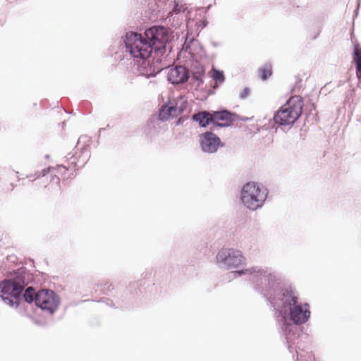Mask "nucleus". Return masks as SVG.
Segmentation results:
<instances>
[{"label": "nucleus", "instance_id": "nucleus-1", "mask_svg": "<svg viewBox=\"0 0 361 361\" xmlns=\"http://www.w3.org/2000/svg\"><path fill=\"white\" fill-rule=\"evenodd\" d=\"M244 275L250 276L254 289L274 307L277 325L289 352L295 344L300 349L299 342L307 338L301 326L310 319V304L299 302L296 289L286 283L279 273L267 268L252 267L235 270L228 273L226 279Z\"/></svg>", "mask_w": 361, "mask_h": 361}, {"label": "nucleus", "instance_id": "nucleus-2", "mask_svg": "<svg viewBox=\"0 0 361 361\" xmlns=\"http://www.w3.org/2000/svg\"><path fill=\"white\" fill-rule=\"evenodd\" d=\"M173 32L162 25H153L145 30L144 35L127 32L123 39L126 56L134 61V71L147 78H154L167 66L165 61Z\"/></svg>", "mask_w": 361, "mask_h": 361}, {"label": "nucleus", "instance_id": "nucleus-3", "mask_svg": "<svg viewBox=\"0 0 361 361\" xmlns=\"http://www.w3.org/2000/svg\"><path fill=\"white\" fill-rule=\"evenodd\" d=\"M303 106L302 97L293 96L274 113L272 119H269L267 123L262 126L257 123L250 124V127H247L248 133L255 135L259 133L261 129L267 131L270 135L277 133L279 129L283 133H287L301 116Z\"/></svg>", "mask_w": 361, "mask_h": 361}, {"label": "nucleus", "instance_id": "nucleus-4", "mask_svg": "<svg viewBox=\"0 0 361 361\" xmlns=\"http://www.w3.org/2000/svg\"><path fill=\"white\" fill-rule=\"evenodd\" d=\"M32 279V274L25 268L17 270L12 279H6L0 281V298L11 307H18L25 287Z\"/></svg>", "mask_w": 361, "mask_h": 361}, {"label": "nucleus", "instance_id": "nucleus-5", "mask_svg": "<svg viewBox=\"0 0 361 361\" xmlns=\"http://www.w3.org/2000/svg\"><path fill=\"white\" fill-rule=\"evenodd\" d=\"M269 194L268 189L262 183L250 181L243 185L240 191V200L250 210L262 207Z\"/></svg>", "mask_w": 361, "mask_h": 361}, {"label": "nucleus", "instance_id": "nucleus-6", "mask_svg": "<svg viewBox=\"0 0 361 361\" xmlns=\"http://www.w3.org/2000/svg\"><path fill=\"white\" fill-rule=\"evenodd\" d=\"M139 282L134 281L129 284L128 288L126 289V293L124 295H114V299L109 298H101L98 302L105 303L107 306L114 309H128L130 307L133 299L138 296L141 293L139 288Z\"/></svg>", "mask_w": 361, "mask_h": 361}, {"label": "nucleus", "instance_id": "nucleus-7", "mask_svg": "<svg viewBox=\"0 0 361 361\" xmlns=\"http://www.w3.org/2000/svg\"><path fill=\"white\" fill-rule=\"evenodd\" d=\"M246 259L241 251L233 248H222L216 256V263L222 269H235L245 263Z\"/></svg>", "mask_w": 361, "mask_h": 361}, {"label": "nucleus", "instance_id": "nucleus-8", "mask_svg": "<svg viewBox=\"0 0 361 361\" xmlns=\"http://www.w3.org/2000/svg\"><path fill=\"white\" fill-rule=\"evenodd\" d=\"M212 114L214 116V127L219 128L231 127L235 123L237 126L239 123H241L242 121H247L252 118L241 116L237 113L223 107L214 111Z\"/></svg>", "mask_w": 361, "mask_h": 361}, {"label": "nucleus", "instance_id": "nucleus-9", "mask_svg": "<svg viewBox=\"0 0 361 361\" xmlns=\"http://www.w3.org/2000/svg\"><path fill=\"white\" fill-rule=\"evenodd\" d=\"M37 300L36 306L51 315L56 312L60 304L59 297L54 290L50 289L39 290Z\"/></svg>", "mask_w": 361, "mask_h": 361}, {"label": "nucleus", "instance_id": "nucleus-10", "mask_svg": "<svg viewBox=\"0 0 361 361\" xmlns=\"http://www.w3.org/2000/svg\"><path fill=\"white\" fill-rule=\"evenodd\" d=\"M190 78V71L183 66H176L169 69L167 80L173 85H183Z\"/></svg>", "mask_w": 361, "mask_h": 361}, {"label": "nucleus", "instance_id": "nucleus-11", "mask_svg": "<svg viewBox=\"0 0 361 361\" xmlns=\"http://www.w3.org/2000/svg\"><path fill=\"white\" fill-rule=\"evenodd\" d=\"M180 114L181 110H178V102H172L168 100L161 106L159 111L158 119L161 121H165Z\"/></svg>", "mask_w": 361, "mask_h": 361}, {"label": "nucleus", "instance_id": "nucleus-12", "mask_svg": "<svg viewBox=\"0 0 361 361\" xmlns=\"http://www.w3.org/2000/svg\"><path fill=\"white\" fill-rule=\"evenodd\" d=\"M201 149L205 153H215L219 147L225 145L221 141L220 137H200Z\"/></svg>", "mask_w": 361, "mask_h": 361}, {"label": "nucleus", "instance_id": "nucleus-13", "mask_svg": "<svg viewBox=\"0 0 361 361\" xmlns=\"http://www.w3.org/2000/svg\"><path fill=\"white\" fill-rule=\"evenodd\" d=\"M214 111H202L193 114L191 119L193 121L197 122L199 126L202 128H205L209 124L213 125L214 127V116L212 114Z\"/></svg>", "mask_w": 361, "mask_h": 361}, {"label": "nucleus", "instance_id": "nucleus-14", "mask_svg": "<svg viewBox=\"0 0 361 361\" xmlns=\"http://www.w3.org/2000/svg\"><path fill=\"white\" fill-rule=\"evenodd\" d=\"M99 137H78L75 148L80 150L82 154H85L87 149L90 150L92 148H97L99 145Z\"/></svg>", "mask_w": 361, "mask_h": 361}, {"label": "nucleus", "instance_id": "nucleus-15", "mask_svg": "<svg viewBox=\"0 0 361 361\" xmlns=\"http://www.w3.org/2000/svg\"><path fill=\"white\" fill-rule=\"evenodd\" d=\"M205 75V68L199 62H195L191 67L190 77L192 81L197 82V85L200 87L204 82V77Z\"/></svg>", "mask_w": 361, "mask_h": 361}, {"label": "nucleus", "instance_id": "nucleus-16", "mask_svg": "<svg viewBox=\"0 0 361 361\" xmlns=\"http://www.w3.org/2000/svg\"><path fill=\"white\" fill-rule=\"evenodd\" d=\"M173 8H172V11H171V17H172V23H171V25L172 27H174L175 28L179 27L182 23L181 21H180L179 20V18L177 17L176 16L180 14V13H185L187 9H188V7L186 6V4H182L181 1H178V0H174L173 1Z\"/></svg>", "mask_w": 361, "mask_h": 361}, {"label": "nucleus", "instance_id": "nucleus-17", "mask_svg": "<svg viewBox=\"0 0 361 361\" xmlns=\"http://www.w3.org/2000/svg\"><path fill=\"white\" fill-rule=\"evenodd\" d=\"M24 293H22V297L23 298L25 302H26L28 304L35 303L36 305L37 301H38V295H39V290L36 291V290L32 287V286H27V288L25 287Z\"/></svg>", "mask_w": 361, "mask_h": 361}, {"label": "nucleus", "instance_id": "nucleus-18", "mask_svg": "<svg viewBox=\"0 0 361 361\" xmlns=\"http://www.w3.org/2000/svg\"><path fill=\"white\" fill-rule=\"evenodd\" d=\"M352 63L355 64V68H361V47L356 42L353 46Z\"/></svg>", "mask_w": 361, "mask_h": 361}, {"label": "nucleus", "instance_id": "nucleus-19", "mask_svg": "<svg viewBox=\"0 0 361 361\" xmlns=\"http://www.w3.org/2000/svg\"><path fill=\"white\" fill-rule=\"evenodd\" d=\"M66 161L69 162L71 167L74 168L75 171L78 170L79 168H82L85 166L87 161L82 160V161H80V159H77L74 154H72L71 153H68L66 157Z\"/></svg>", "mask_w": 361, "mask_h": 361}, {"label": "nucleus", "instance_id": "nucleus-20", "mask_svg": "<svg viewBox=\"0 0 361 361\" xmlns=\"http://www.w3.org/2000/svg\"><path fill=\"white\" fill-rule=\"evenodd\" d=\"M102 291L104 294L107 295H111L114 297V295H116V291L118 293V295H121L119 291L115 288V286L113 283H109L108 282H106L104 285H102Z\"/></svg>", "mask_w": 361, "mask_h": 361}, {"label": "nucleus", "instance_id": "nucleus-21", "mask_svg": "<svg viewBox=\"0 0 361 361\" xmlns=\"http://www.w3.org/2000/svg\"><path fill=\"white\" fill-rule=\"evenodd\" d=\"M259 71L260 73V75H259L260 78L262 80H268L272 75L271 66H269V67H268L267 64H266V66L264 67L260 68Z\"/></svg>", "mask_w": 361, "mask_h": 361}, {"label": "nucleus", "instance_id": "nucleus-22", "mask_svg": "<svg viewBox=\"0 0 361 361\" xmlns=\"http://www.w3.org/2000/svg\"><path fill=\"white\" fill-rule=\"evenodd\" d=\"M212 79L216 82L222 83L225 81V75L222 71L215 70L212 74Z\"/></svg>", "mask_w": 361, "mask_h": 361}, {"label": "nucleus", "instance_id": "nucleus-23", "mask_svg": "<svg viewBox=\"0 0 361 361\" xmlns=\"http://www.w3.org/2000/svg\"><path fill=\"white\" fill-rule=\"evenodd\" d=\"M52 170H55L54 166H49L48 168L44 169L42 171H36L33 175L35 178H39L40 177H44L46 175L49 174Z\"/></svg>", "mask_w": 361, "mask_h": 361}, {"label": "nucleus", "instance_id": "nucleus-24", "mask_svg": "<svg viewBox=\"0 0 361 361\" xmlns=\"http://www.w3.org/2000/svg\"><path fill=\"white\" fill-rule=\"evenodd\" d=\"M55 168V171H56L59 173L63 175L64 173H66V172L67 171H69L71 170V169L72 168L71 166L70 165V164L68 163V166H65L63 164H59L57 165Z\"/></svg>", "mask_w": 361, "mask_h": 361}, {"label": "nucleus", "instance_id": "nucleus-25", "mask_svg": "<svg viewBox=\"0 0 361 361\" xmlns=\"http://www.w3.org/2000/svg\"><path fill=\"white\" fill-rule=\"evenodd\" d=\"M250 94V89L247 87H245L239 94V98L241 99H245L248 97Z\"/></svg>", "mask_w": 361, "mask_h": 361}, {"label": "nucleus", "instance_id": "nucleus-26", "mask_svg": "<svg viewBox=\"0 0 361 361\" xmlns=\"http://www.w3.org/2000/svg\"><path fill=\"white\" fill-rule=\"evenodd\" d=\"M189 119V116L186 115L181 116L179 117L176 121H175V126H181L183 125L184 122L185 121H188Z\"/></svg>", "mask_w": 361, "mask_h": 361}, {"label": "nucleus", "instance_id": "nucleus-27", "mask_svg": "<svg viewBox=\"0 0 361 361\" xmlns=\"http://www.w3.org/2000/svg\"><path fill=\"white\" fill-rule=\"evenodd\" d=\"M55 171V170H52L51 172H49V173H51V182H54V183H56L57 185H59L60 183V178L55 173H54V172Z\"/></svg>", "mask_w": 361, "mask_h": 361}, {"label": "nucleus", "instance_id": "nucleus-28", "mask_svg": "<svg viewBox=\"0 0 361 361\" xmlns=\"http://www.w3.org/2000/svg\"><path fill=\"white\" fill-rule=\"evenodd\" d=\"M188 106V102L186 101H181L180 104H178V110H181V114L186 109Z\"/></svg>", "mask_w": 361, "mask_h": 361}, {"label": "nucleus", "instance_id": "nucleus-29", "mask_svg": "<svg viewBox=\"0 0 361 361\" xmlns=\"http://www.w3.org/2000/svg\"><path fill=\"white\" fill-rule=\"evenodd\" d=\"M80 106L87 109L92 106V104L90 102L85 100L81 102Z\"/></svg>", "mask_w": 361, "mask_h": 361}, {"label": "nucleus", "instance_id": "nucleus-30", "mask_svg": "<svg viewBox=\"0 0 361 361\" xmlns=\"http://www.w3.org/2000/svg\"><path fill=\"white\" fill-rule=\"evenodd\" d=\"M208 25V21L206 18L201 20L199 22V26L202 28H204Z\"/></svg>", "mask_w": 361, "mask_h": 361}, {"label": "nucleus", "instance_id": "nucleus-31", "mask_svg": "<svg viewBox=\"0 0 361 361\" xmlns=\"http://www.w3.org/2000/svg\"><path fill=\"white\" fill-rule=\"evenodd\" d=\"M356 76L359 83H361V68H355Z\"/></svg>", "mask_w": 361, "mask_h": 361}, {"label": "nucleus", "instance_id": "nucleus-32", "mask_svg": "<svg viewBox=\"0 0 361 361\" xmlns=\"http://www.w3.org/2000/svg\"><path fill=\"white\" fill-rule=\"evenodd\" d=\"M190 48V42H188L187 40L185 41V42L183 44V49L186 51Z\"/></svg>", "mask_w": 361, "mask_h": 361}, {"label": "nucleus", "instance_id": "nucleus-33", "mask_svg": "<svg viewBox=\"0 0 361 361\" xmlns=\"http://www.w3.org/2000/svg\"><path fill=\"white\" fill-rule=\"evenodd\" d=\"M199 135H207V136H209V135H216L214 133H212V131H206L204 133H202L201 134H200Z\"/></svg>", "mask_w": 361, "mask_h": 361}, {"label": "nucleus", "instance_id": "nucleus-34", "mask_svg": "<svg viewBox=\"0 0 361 361\" xmlns=\"http://www.w3.org/2000/svg\"><path fill=\"white\" fill-rule=\"evenodd\" d=\"M27 178H30V180H31V181H33V180H35L36 179V178H35V176H34L33 174L27 175Z\"/></svg>", "mask_w": 361, "mask_h": 361}, {"label": "nucleus", "instance_id": "nucleus-35", "mask_svg": "<svg viewBox=\"0 0 361 361\" xmlns=\"http://www.w3.org/2000/svg\"><path fill=\"white\" fill-rule=\"evenodd\" d=\"M320 32H321V29H320V28H318V29L317 30L316 35L313 37V38H312V39H315L317 37V36L319 35Z\"/></svg>", "mask_w": 361, "mask_h": 361}, {"label": "nucleus", "instance_id": "nucleus-36", "mask_svg": "<svg viewBox=\"0 0 361 361\" xmlns=\"http://www.w3.org/2000/svg\"><path fill=\"white\" fill-rule=\"evenodd\" d=\"M104 130H105V128H99V135H100V134L102 133V131H104Z\"/></svg>", "mask_w": 361, "mask_h": 361}, {"label": "nucleus", "instance_id": "nucleus-37", "mask_svg": "<svg viewBox=\"0 0 361 361\" xmlns=\"http://www.w3.org/2000/svg\"><path fill=\"white\" fill-rule=\"evenodd\" d=\"M11 185L12 186V188H13L15 187L14 184H13V183H11Z\"/></svg>", "mask_w": 361, "mask_h": 361}, {"label": "nucleus", "instance_id": "nucleus-38", "mask_svg": "<svg viewBox=\"0 0 361 361\" xmlns=\"http://www.w3.org/2000/svg\"><path fill=\"white\" fill-rule=\"evenodd\" d=\"M45 157H46V159H49V155L47 154V155H46Z\"/></svg>", "mask_w": 361, "mask_h": 361}, {"label": "nucleus", "instance_id": "nucleus-39", "mask_svg": "<svg viewBox=\"0 0 361 361\" xmlns=\"http://www.w3.org/2000/svg\"><path fill=\"white\" fill-rule=\"evenodd\" d=\"M155 1L161 2L162 0H155Z\"/></svg>", "mask_w": 361, "mask_h": 361}, {"label": "nucleus", "instance_id": "nucleus-40", "mask_svg": "<svg viewBox=\"0 0 361 361\" xmlns=\"http://www.w3.org/2000/svg\"><path fill=\"white\" fill-rule=\"evenodd\" d=\"M74 176L73 173H71L70 174V176Z\"/></svg>", "mask_w": 361, "mask_h": 361}, {"label": "nucleus", "instance_id": "nucleus-41", "mask_svg": "<svg viewBox=\"0 0 361 361\" xmlns=\"http://www.w3.org/2000/svg\"><path fill=\"white\" fill-rule=\"evenodd\" d=\"M302 130H303V129H302V128H300V131H302ZM304 131H306V130H304Z\"/></svg>", "mask_w": 361, "mask_h": 361}]
</instances>
